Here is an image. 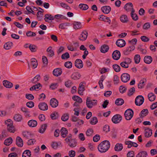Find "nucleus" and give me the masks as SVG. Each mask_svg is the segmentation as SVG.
Here are the masks:
<instances>
[{"label": "nucleus", "instance_id": "49", "mask_svg": "<svg viewBox=\"0 0 157 157\" xmlns=\"http://www.w3.org/2000/svg\"><path fill=\"white\" fill-rule=\"evenodd\" d=\"M114 70L116 72H118L120 71V67L117 64H114L113 66Z\"/></svg>", "mask_w": 157, "mask_h": 157}, {"label": "nucleus", "instance_id": "22", "mask_svg": "<svg viewBox=\"0 0 157 157\" xmlns=\"http://www.w3.org/2000/svg\"><path fill=\"white\" fill-rule=\"evenodd\" d=\"M81 77V75L78 72H74L71 75V78L75 80L78 79Z\"/></svg>", "mask_w": 157, "mask_h": 157}, {"label": "nucleus", "instance_id": "39", "mask_svg": "<svg viewBox=\"0 0 157 157\" xmlns=\"http://www.w3.org/2000/svg\"><path fill=\"white\" fill-rule=\"evenodd\" d=\"M31 152L29 150L24 151L22 154V157H31Z\"/></svg>", "mask_w": 157, "mask_h": 157}, {"label": "nucleus", "instance_id": "50", "mask_svg": "<svg viewBox=\"0 0 157 157\" xmlns=\"http://www.w3.org/2000/svg\"><path fill=\"white\" fill-rule=\"evenodd\" d=\"M44 17H45L44 19L45 21L47 22H48V21L46 19L50 20H52L54 19V17L52 16L51 14H46L45 15Z\"/></svg>", "mask_w": 157, "mask_h": 157}, {"label": "nucleus", "instance_id": "17", "mask_svg": "<svg viewBox=\"0 0 157 157\" xmlns=\"http://www.w3.org/2000/svg\"><path fill=\"white\" fill-rule=\"evenodd\" d=\"M50 105L53 108H56L58 105V101L56 99L53 98L50 101Z\"/></svg>", "mask_w": 157, "mask_h": 157}, {"label": "nucleus", "instance_id": "25", "mask_svg": "<svg viewBox=\"0 0 157 157\" xmlns=\"http://www.w3.org/2000/svg\"><path fill=\"white\" fill-rule=\"evenodd\" d=\"M28 124L29 127L33 128L36 127L37 124V121L33 120H31L29 121Z\"/></svg>", "mask_w": 157, "mask_h": 157}, {"label": "nucleus", "instance_id": "43", "mask_svg": "<svg viewBox=\"0 0 157 157\" xmlns=\"http://www.w3.org/2000/svg\"><path fill=\"white\" fill-rule=\"evenodd\" d=\"M13 44L11 42L6 43L4 46V48L6 49H9L13 46Z\"/></svg>", "mask_w": 157, "mask_h": 157}, {"label": "nucleus", "instance_id": "23", "mask_svg": "<svg viewBox=\"0 0 157 157\" xmlns=\"http://www.w3.org/2000/svg\"><path fill=\"white\" fill-rule=\"evenodd\" d=\"M152 135V131L149 128H146L145 129V137L148 138Z\"/></svg>", "mask_w": 157, "mask_h": 157}, {"label": "nucleus", "instance_id": "41", "mask_svg": "<svg viewBox=\"0 0 157 157\" xmlns=\"http://www.w3.org/2000/svg\"><path fill=\"white\" fill-rule=\"evenodd\" d=\"M31 63L33 67L34 68H36L38 65L37 60L35 58H32L31 59Z\"/></svg>", "mask_w": 157, "mask_h": 157}, {"label": "nucleus", "instance_id": "38", "mask_svg": "<svg viewBox=\"0 0 157 157\" xmlns=\"http://www.w3.org/2000/svg\"><path fill=\"white\" fill-rule=\"evenodd\" d=\"M123 149V145L121 144L118 143L115 145L114 149L116 151H120Z\"/></svg>", "mask_w": 157, "mask_h": 157}, {"label": "nucleus", "instance_id": "16", "mask_svg": "<svg viewBox=\"0 0 157 157\" xmlns=\"http://www.w3.org/2000/svg\"><path fill=\"white\" fill-rule=\"evenodd\" d=\"M135 47L134 46H130L127 48H126L123 51V53L125 55H128L130 52L134 49Z\"/></svg>", "mask_w": 157, "mask_h": 157}, {"label": "nucleus", "instance_id": "52", "mask_svg": "<svg viewBox=\"0 0 157 157\" xmlns=\"http://www.w3.org/2000/svg\"><path fill=\"white\" fill-rule=\"evenodd\" d=\"M140 57L139 55L137 54L135 55L134 58L135 63L136 64L139 63L140 61Z\"/></svg>", "mask_w": 157, "mask_h": 157}, {"label": "nucleus", "instance_id": "8", "mask_svg": "<svg viewBox=\"0 0 157 157\" xmlns=\"http://www.w3.org/2000/svg\"><path fill=\"white\" fill-rule=\"evenodd\" d=\"M122 117L119 114H116L114 116L112 119L113 122L115 124L119 123L122 120Z\"/></svg>", "mask_w": 157, "mask_h": 157}, {"label": "nucleus", "instance_id": "19", "mask_svg": "<svg viewBox=\"0 0 157 157\" xmlns=\"http://www.w3.org/2000/svg\"><path fill=\"white\" fill-rule=\"evenodd\" d=\"M62 73V69L60 68H57L55 69L53 71V75L56 76L60 75Z\"/></svg>", "mask_w": 157, "mask_h": 157}, {"label": "nucleus", "instance_id": "4", "mask_svg": "<svg viewBox=\"0 0 157 157\" xmlns=\"http://www.w3.org/2000/svg\"><path fill=\"white\" fill-rule=\"evenodd\" d=\"M65 140L68 143V145L71 147H75L77 145V142L75 139H70L66 138Z\"/></svg>", "mask_w": 157, "mask_h": 157}, {"label": "nucleus", "instance_id": "11", "mask_svg": "<svg viewBox=\"0 0 157 157\" xmlns=\"http://www.w3.org/2000/svg\"><path fill=\"white\" fill-rule=\"evenodd\" d=\"M120 52L118 50H115L112 54V57L114 60H118L120 58Z\"/></svg>", "mask_w": 157, "mask_h": 157}, {"label": "nucleus", "instance_id": "30", "mask_svg": "<svg viewBox=\"0 0 157 157\" xmlns=\"http://www.w3.org/2000/svg\"><path fill=\"white\" fill-rule=\"evenodd\" d=\"M5 124L7 125L8 128H14L13 121L10 119H9L5 121Z\"/></svg>", "mask_w": 157, "mask_h": 157}, {"label": "nucleus", "instance_id": "2", "mask_svg": "<svg viewBox=\"0 0 157 157\" xmlns=\"http://www.w3.org/2000/svg\"><path fill=\"white\" fill-rule=\"evenodd\" d=\"M86 104L87 106L90 109L92 108L94 106L96 105L97 104V101L96 100H91L89 97H87L86 99Z\"/></svg>", "mask_w": 157, "mask_h": 157}, {"label": "nucleus", "instance_id": "15", "mask_svg": "<svg viewBox=\"0 0 157 157\" xmlns=\"http://www.w3.org/2000/svg\"><path fill=\"white\" fill-rule=\"evenodd\" d=\"M75 66L78 68H81L83 67L82 62L81 60L77 59L75 62Z\"/></svg>", "mask_w": 157, "mask_h": 157}, {"label": "nucleus", "instance_id": "40", "mask_svg": "<svg viewBox=\"0 0 157 157\" xmlns=\"http://www.w3.org/2000/svg\"><path fill=\"white\" fill-rule=\"evenodd\" d=\"M121 21L123 23H127L128 20L127 16L125 15H123L120 18Z\"/></svg>", "mask_w": 157, "mask_h": 157}, {"label": "nucleus", "instance_id": "33", "mask_svg": "<svg viewBox=\"0 0 157 157\" xmlns=\"http://www.w3.org/2000/svg\"><path fill=\"white\" fill-rule=\"evenodd\" d=\"M148 113V111L147 109H143L140 114V117L142 118L146 116Z\"/></svg>", "mask_w": 157, "mask_h": 157}, {"label": "nucleus", "instance_id": "55", "mask_svg": "<svg viewBox=\"0 0 157 157\" xmlns=\"http://www.w3.org/2000/svg\"><path fill=\"white\" fill-rule=\"evenodd\" d=\"M29 48L32 52H35L36 51L37 47L35 45L30 44Z\"/></svg>", "mask_w": 157, "mask_h": 157}, {"label": "nucleus", "instance_id": "27", "mask_svg": "<svg viewBox=\"0 0 157 157\" xmlns=\"http://www.w3.org/2000/svg\"><path fill=\"white\" fill-rule=\"evenodd\" d=\"M147 81L145 78H143L141 79L138 85V87L139 89H142L144 86L145 84L144 83Z\"/></svg>", "mask_w": 157, "mask_h": 157}, {"label": "nucleus", "instance_id": "61", "mask_svg": "<svg viewBox=\"0 0 157 157\" xmlns=\"http://www.w3.org/2000/svg\"><path fill=\"white\" fill-rule=\"evenodd\" d=\"M119 78L117 75H114L113 76V82L115 84H117L119 83Z\"/></svg>", "mask_w": 157, "mask_h": 157}, {"label": "nucleus", "instance_id": "6", "mask_svg": "<svg viewBox=\"0 0 157 157\" xmlns=\"http://www.w3.org/2000/svg\"><path fill=\"white\" fill-rule=\"evenodd\" d=\"M124 8L128 12L131 11L132 13H135V10L133 8V5L131 2H128L126 4L124 5Z\"/></svg>", "mask_w": 157, "mask_h": 157}, {"label": "nucleus", "instance_id": "56", "mask_svg": "<svg viewBox=\"0 0 157 157\" xmlns=\"http://www.w3.org/2000/svg\"><path fill=\"white\" fill-rule=\"evenodd\" d=\"M131 15L132 18L133 20L136 21L138 19V17L137 14L134 13H132V12H131Z\"/></svg>", "mask_w": 157, "mask_h": 157}, {"label": "nucleus", "instance_id": "62", "mask_svg": "<svg viewBox=\"0 0 157 157\" xmlns=\"http://www.w3.org/2000/svg\"><path fill=\"white\" fill-rule=\"evenodd\" d=\"M64 66L67 68H71L72 67V63L70 61H67L64 63Z\"/></svg>", "mask_w": 157, "mask_h": 157}, {"label": "nucleus", "instance_id": "14", "mask_svg": "<svg viewBox=\"0 0 157 157\" xmlns=\"http://www.w3.org/2000/svg\"><path fill=\"white\" fill-rule=\"evenodd\" d=\"M111 8L109 6H104L102 7L101 10L105 14L109 13L111 10Z\"/></svg>", "mask_w": 157, "mask_h": 157}, {"label": "nucleus", "instance_id": "37", "mask_svg": "<svg viewBox=\"0 0 157 157\" xmlns=\"http://www.w3.org/2000/svg\"><path fill=\"white\" fill-rule=\"evenodd\" d=\"M101 20H103L105 22H108L109 24H110L111 20L109 18L107 17H105L103 15H101L100 16Z\"/></svg>", "mask_w": 157, "mask_h": 157}, {"label": "nucleus", "instance_id": "21", "mask_svg": "<svg viewBox=\"0 0 157 157\" xmlns=\"http://www.w3.org/2000/svg\"><path fill=\"white\" fill-rule=\"evenodd\" d=\"M125 144L128 145V148H130L132 146L136 147H137L138 146V144L136 143L131 141H126L125 142Z\"/></svg>", "mask_w": 157, "mask_h": 157}, {"label": "nucleus", "instance_id": "57", "mask_svg": "<svg viewBox=\"0 0 157 157\" xmlns=\"http://www.w3.org/2000/svg\"><path fill=\"white\" fill-rule=\"evenodd\" d=\"M69 118V114L67 113L64 114L61 117V120L64 121H67Z\"/></svg>", "mask_w": 157, "mask_h": 157}, {"label": "nucleus", "instance_id": "20", "mask_svg": "<svg viewBox=\"0 0 157 157\" xmlns=\"http://www.w3.org/2000/svg\"><path fill=\"white\" fill-rule=\"evenodd\" d=\"M3 85L6 88H10L13 86V84L10 82L6 80H4L3 81Z\"/></svg>", "mask_w": 157, "mask_h": 157}, {"label": "nucleus", "instance_id": "54", "mask_svg": "<svg viewBox=\"0 0 157 157\" xmlns=\"http://www.w3.org/2000/svg\"><path fill=\"white\" fill-rule=\"evenodd\" d=\"M123 62L125 63V64H127L129 65L132 62V60L130 58L125 57L124 58V60Z\"/></svg>", "mask_w": 157, "mask_h": 157}, {"label": "nucleus", "instance_id": "29", "mask_svg": "<svg viewBox=\"0 0 157 157\" xmlns=\"http://www.w3.org/2000/svg\"><path fill=\"white\" fill-rule=\"evenodd\" d=\"M52 47H49L47 49L46 51L48 52V55L50 57L53 56L54 55V52L52 49Z\"/></svg>", "mask_w": 157, "mask_h": 157}, {"label": "nucleus", "instance_id": "36", "mask_svg": "<svg viewBox=\"0 0 157 157\" xmlns=\"http://www.w3.org/2000/svg\"><path fill=\"white\" fill-rule=\"evenodd\" d=\"M40 79V75H37L33 78L31 80V82L33 84H36L37 82H38Z\"/></svg>", "mask_w": 157, "mask_h": 157}, {"label": "nucleus", "instance_id": "44", "mask_svg": "<svg viewBox=\"0 0 157 157\" xmlns=\"http://www.w3.org/2000/svg\"><path fill=\"white\" fill-rule=\"evenodd\" d=\"M44 12V10L43 9H41V11H38L36 14L37 17L38 19H39L40 20H41L42 17L43 16L42 13Z\"/></svg>", "mask_w": 157, "mask_h": 157}, {"label": "nucleus", "instance_id": "9", "mask_svg": "<svg viewBox=\"0 0 157 157\" xmlns=\"http://www.w3.org/2000/svg\"><path fill=\"white\" fill-rule=\"evenodd\" d=\"M84 84H85V82H82L79 85L78 93L80 95H83V92L85 90V85H84Z\"/></svg>", "mask_w": 157, "mask_h": 157}, {"label": "nucleus", "instance_id": "64", "mask_svg": "<svg viewBox=\"0 0 157 157\" xmlns=\"http://www.w3.org/2000/svg\"><path fill=\"white\" fill-rule=\"evenodd\" d=\"M26 35L28 37L35 36L36 35V34L35 33L32 32L31 31L27 32L26 33Z\"/></svg>", "mask_w": 157, "mask_h": 157}, {"label": "nucleus", "instance_id": "26", "mask_svg": "<svg viewBox=\"0 0 157 157\" xmlns=\"http://www.w3.org/2000/svg\"><path fill=\"white\" fill-rule=\"evenodd\" d=\"M109 49V47L108 45L106 44L102 45L100 51L103 53H105L107 52Z\"/></svg>", "mask_w": 157, "mask_h": 157}, {"label": "nucleus", "instance_id": "18", "mask_svg": "<svg viewBox=\"0 0 157 157\" xmlns=\"http://www.w3.org/2000/svg\"><path fill=\"white\" fill-rule=\"evenodd\" d=\"M16 144L19 147H21L23 146V142L22 139L19 136H17L16 139Z\"/></svg>", "mask_w": 157, "mask_h": 157}, {"label": "nucleus", "instance_id": "28", "mask_svg": "<svg viewBox=\"0 0 157 157\" xmlns=\"http://www.w3.org/2000/svg\"><path fill=\"white\" fill-rule=\"evenodd\" d=\"M22 134L23 136L27 139H29V135L30 136H33V134L31 133V132L28 131L23 132Z\"/></svg>", "mask_w": 157, "mask_h": 157}, {"label": "nucleus", "instance_id": "48", "mask_svg": "<svg viewBox=\"0 0 157 157\" xmlns=\"http://www.w3.org/2000/svg\"><path fill=\"white\" fill-rule=\"evenodd\" d=\"M79 7L82 10H86L89 8L87 4H80Z\"/></svg>", "mask_w": 157, "mask_h": 157}, {"label": "nucleus", "instance_id": "46", "mask_svg": "<svg viewBox=\"0 0 157 157\" xmlns=\"http://www.w3.org/2000/svg\"><path fill=\"white\" fill-rule=\"evenodd\" d=\"M147 152L145 151H142L138 153L136 157H146Z\"/></svg>", "mask_w": 157, "mask_h": 157}, {"label": "nucleus", "instance_id": "47", "mask_svg": "<svg viewBox=\"0 0 157 157\" xmlns=\"http://www.w3.org/2000/svg\"><path fill=\"white\" fill-rule=\"evenodd\" d=\"M12 139L11 138L9 137L6 140L4 141V144L6 146H9L12 143Z\"/></svg>", "mask_w": 157, "mask_h": 157}, {"label": "nucleus", "instance_id": "7", "mask_svg": "<svg viewBox=\"0 0 157 157\" xmlns=\"http://www.w3.org/2000/svg\"><path fill=\"white\" fill-rule=\"evenodd\" d=\"M121 78L123 82H127L130 80V75L128 73H124L121 75Z\"/></svg>", "mask_w": 157, "mask_h": 157}, {"label": "nucleus", "instance_id": "59", "mask_svg": "<svg viewBox=\"0 0 157 157\" xmlns=\"http://www.w3.org/2000/svg\"><path fill=\"white\" fill-rule=\"evenodd\" d=\"M98 122V119L96 117H94L90 120V123L92 124H95Z\"/></svg>", "mask_w": 157, "mask_h": 157}, {"label": "nucleus", "instance_id": "10", "mask_svg": "<svg viewBox=\"0 0 157 157\" xmlns=\"http://www.w3.org/2000/svg\"><path fill=\"white\" fill-rule=\"evenodd\" d=\"M88 35V33L86 31H83L79 37V39L81 41H84L87 39Z\"/></svg>", "mask_w": 157, "mask_h": 157}, {"label": "nucleus", "instance_id": "60", "mask_svg": "<svg viewBox=\"0 0 157 157\" xmlns=\"http://www.w3.org/2000/svg\"><path fill=\"white\" fill-rule=\"evenodd\" d=\"M51 118L52 120L57 119L58 117V114L57 112H54L51 115Z\"/></svg>", "mask_w": 157, "mask_h": 157}, {"label": "nucleus", "instance_id": "42", "mask_svg": "<svg viewBox=\"0 0 157 157\" xmlns=\"http://www.w3.org/2000/svg\"><path fill=\"white\" fill-rule=\"evenodd\" d=\"M13 118L15 121H20L22 119V117L21 115L19 114H15Z\"/></svg>", "mask_w": 157, "mask_h": 157}, {"label": "nucleus", "instance_id": "3", "mask_svg": "<svg viewBox=\"0 0 157 157\" xmlns=\"http://www.w3.org/2000/svg\"><path fill=\"white\" fill-rule=\"evenodd\" d=\"M134 112L132 109H129L126 110L124 115L126 119L128 120L131 119L133 115Z\"/></svg>", "mask_w": 157, "mask_h": 157}, {"label": "nucleus", "instance_id": "53", "mask_svg": "<svg viewBox=\"0 0 157 157\" xmlns=\"http://www.w3.org/2000/svg\"><path fill=\"white\" fill-rule=\"evenodd\" d=\"M69 25V23H64L60 24L59 25V28L62 29H66V27Z\"/></svg>", "mask_w": 157, "mask_h": 157}, {"label": "nucleus", "instance_id": "32", "mask_svg": "<svg viewBox=\"0 0 157 157\" xmlns=\"http://www.w3.org/2000/svg\"><path fill=\"white\" fill-rule=\"evenodd\" d=\"M61 135L63 138H65L68 134V131L66 128H61L60 130Z\"/></svg>", "mask_w": 157, "mask_h": 157}, {"label": "nucleus", "instance_id": "58", "mask_svg": "<svg viewBox=\"0 0 157 157\" xmlns=\"http://www.w3.org/2000/svg\"><path fill=\"white\" fill-rule=\"evenodd\" d=\"M135 91V89L134 87L131 88L128 90V95L131 96L134 94Z\"/></svg>", "mask_w": 157, "mask_h": 157}, {"label": "nucleus", "instance_id": "45", "mask_svg": "<svg viewBox=\"0 0 157 157\" xmlns=\"http://www.w3.org/2000/svg\"><path fill=\"white\" fill-rule=\"evenodd\" d=\"M148 98L150 101H153L155 99V96L153 93H151L148 95Z\"/></svg>", "mask_w": 157, "mask_h": 157}, {"label": "nucleus", "instance_id": "13", "mask_svg": "<svg viewBox=\"0 0 157 157\" xmlns=\"http://www.w3.org/2000/svg\"><path fill=\"white\" fill-rule=\"evenodd\" d=\"M116 44L118 47H123L125 46L126 42L124 40L120 39L116 41Z\"/></svg>", "mask_w": 157, "mask_h": 157}, {"label": "nucleus", "instance_id": "5", "mask_svg": "<svg viewBox=\"0 0 157 157\" xmlns=\"http://www.w3.org/2000/svg\"><path fill=\"white\" fill-rule=\"evenodd\" d=\"M144 98L142 95H139L136 97L135 100V104L137 106H140L144 103Z\"/></svg>", "mask_w": 157, "mask_h": 157}, {"label": "nucleus", "instance_id": "31", "mask_svg": "<svg viewBox=\"0 0 157 157\" xmlns=\"http://www.w3.org/2000/svg\"><path fill=\"white\" fill-rule=\"evenodd\" d=\"M152 61V58L150 56H145L144 59V62L147 64L150 63Z\"/></svg>", "mask_w": 157, "mask_h": 157}, {"label": "nucleus", "instance_id": "24", "mask_svg": "<svg viewBox=\"0 0 157 157\" xmlns=\"http://www.w3.org/2000/svg\"><path fill=\"white\" fill-rule=\"evenodd\" d=\"M73 27L74 29H77L82 28V26L81 22L74 21L73 23Z\"/></svg>", "mask_w": 157, "mask_h": 157}, {"label": "nucleus", "instance_id": "63", "mask_svg": "<svg viewBox=\"0 0 157 157\" xmlns=\"http://www.w3.org/2000/svg\"><path fill=\"white\" fill-rule=\"evenodd\" d=\"M70 57V55L68 52H66L61 56V58L63 59H67Z\"/></svg>", "mask_w": 157, "mask_h": 157}, {"label": "nucleus", "instance_id": "51", "mask_svg": "<svg viewBox=\"0 0 157 157\" xmlns=\"http://www.w3.org/2000/svg\"><path fill=\"white\" fill-rule=\"evenodd\" d=\"M94 132V130L92 128H89L88 129L86 132V134L88 136H90L92 135Z\"/></svg>", "mask_w": 157, "mask_h": 157}, {"label": "nucleus", "instance_id": "1", "mask_svg": "<svg viewBox=\"0 0 157 157\" xmlns=\"http://www.w3.org/2000/svg\"><path fill=\"white\" fill-rule=\"evenodd\" d=\"M110 146L109 142L107 140H105L101 143L98 145V151L101 153L106 152Z\"/></svg>", "mask_w": 157, "mask_h": 157}, {"label": "nucleus", "instance_id": "35", "mask_svg": "<svg viewBox=\"0 0 157 157\" xmlns=\"http://www.w3.org/2000/svg\"><path fill=\"white\" fill-rule=\"evenodd\" d=\"M72 99L75 101L77 102H78V103L81 104L82 102V99L76 95L74 96Z\"/></svg>", "mask_w": 157, "mask_h": 157}, {"label": "nucleus", "instance_id": "12", "mask_svg": "<svg viewBox=\"0 0 157 157\" xmlns=\"http://www.w3.org/2000/svg\"><path fill=\"white\" fill-rule=\"evenodd\" d=\"M39 109L42 110H47L48 109V106L47 105L45 102H40L38 105Z\"/></svg>", "mask_w": 157, "mask_h": 157}, {"label": "nucleus", "instance_id": "34", "mask_svg": "<svg viewBox=\"0 0 157 157\" xmlns=\"http://www.w3.org/2000/svg\"><path fill=\"white\" fill-rule=\"evenodd\" d=\"M124 102L123 99L121 98L117 99L115 101V104L117 105L120 106L122 105Z\"/></svg>", "mask_w": 157, "mask_h": 157}]
</instances>
